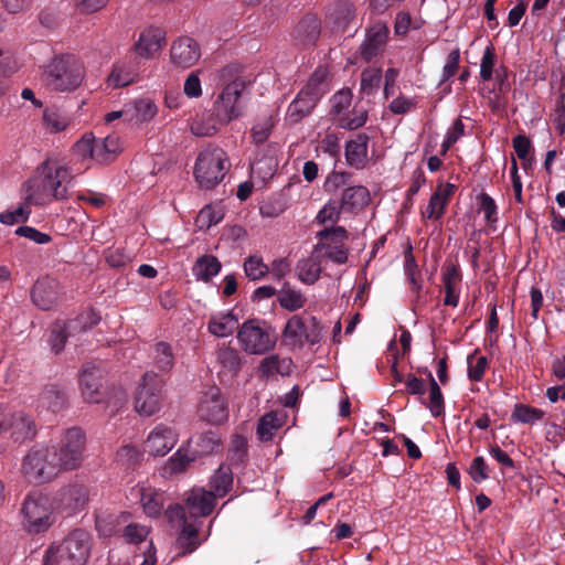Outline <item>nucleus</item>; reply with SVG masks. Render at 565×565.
<instances>
[{
    "instance_id": "nucleus-1",
    "label": "nucleus",
    "mask_w": 565,
    "mask_h": 565,
    "mask_svg": "<svg viewBox=\"0 0 565 565\" xmlns=\"http://www.w3.org/2000/svg\"><path fill=\"white\" fill-rule=\"evenodd\" d=\"M73 174L68 166L58 158L45 159L35 170L31 180L28 201L44 206L67 198Z\"/></svg>"
},
{
    "instance_id": "nucleus-2",
    "label": "nucleus",
    "mask_w": 565,
    "mask_h": 565,
    "mask_svg": "<svg viewBox=\"0 0 565 565\" xmlns=\"http://www.w3.org/2000/svg\"><path fill=\"white\" fill-rule=\"evenodd\" d=\"M85 78L83 63L71 54L52 58L44 68L43 81L49 88L56 92H73Z\"/></svg>"
},
{
    "instance_id": "nucleus-3",
    "label": "nucleus",
    "mask_w": 565,
    "mask_h": 565,
    "mask_svg": "<svg viewBox=\"0 0 565 565\" xmlns=\"http://www.w3.org/2000/svg\"><path fill=\"white\" fill-rule=\"evenodd\" d=\"M36 433L38 425L30 414L0 407V454L31 441Z\"/></svg>"
},
{
    "instance_id": "nucleus-4",
    "label": "nucleus",
    "mask_w": 565,
    "mask_h": 565,
    "mask_svg": "<svg viewBox=\"0 0 565 565\" xmlns=\"http://www.w3.org/2000/svg\"><path fill=\"white\" fill-rule=\"evenodd\" d=\"M90 551V537L84 530H74L46 550L44 565H85Z\"/></svg>"
},
{
    "instance_id": "nucleus-5",
    "label": "nucleus",
    "mask_w": 565,
    "mask_h": 565,
    "mask_svg": "<svg viewBox=\"0 0 565 565\" xmlns=\"http://www.w3.org/2000/svg\"><path fill=\"white\" fill-rule=\"evenodd\" d=\"M233 482L232 471L221 466L211 479L212 491L202 488L192 489L186 497V510L193 518L206 516L212 513L217 497L227 493Z\"/></svg>"
},
{
    "instance_id": "nucleus-6",
    "label": "nucleus",
    "mask_w": 565,
    "mask_h": 565,
    "mask_svg": "<svg viewBox=\"0 0 565 565\" xmlns=\"http://www.w3.org/2000/svg\"><path fill=\"white\" fill-rule=\"evenodd\" d=\"M54 509V500L49 494L42 491L30 492L21 508L23 527L29 533L49 530L55 522Z\"/></svg>"
},
{
    "instance_id": "nucleus-7",
    "label": "nucleus",
    "mask_w": 565,
    "mask_h": 565,
    "mask_svg": "<svg viewBox=\"0 0 565 565\" xmlns=\"http://www.w3.org/2000/svg\"><path fill=\"white\" fill-rule=\"evenodd\" d=\"M62 472L51 448L38 444L24 456L21 473L29 483L42 484L55 479Z\"/></svg>"
},
{
    "instance_id": "nucleus-8",
    "label": "nucleus",
    "mask_w": 565,
    "mask_h": 565,
    "mask_svg": "<svg viewBox=\"0 0 565 565\" xmlns=\"http://www.w3.org/2000/svg\"><path fill=\"white\" fill-rule=\"evenodd\" d=\"M49 447L62 471L75 470L85 460L86 435L81 428L71 427Z\"/></svg>"
},
{
    "instance_id": "nucleus-9",
    "label": "nucleus",
    "mask_w": 565,
    "mask_h": 565,
    "mask_svg": "<svg viewBox=\"0 0 565 565\" xmlns=\"http://www.w3.org/2000/svg\"><path fill=\"white\" fill-rule=\"evenodd\" d=\"M228 159L225 151L218 147H207L202 150L194 164V177L199 185L210 189L220 183L228 170Z\"/></svg>"
},
{
    "instance_id": "nucleus-10",
    "label": "nucleus",
    "mask_w": 565,
    "mask_h": 565,
    "mask_svg": "<svg viewBox=\"0 0 565 565\" xmlns=\"http://www.w3.org/2000/svg\"><path fill=\"white\" fill-rule=\"evenodd\" d=\"M237 341L248 354H264L276 345V334L265 322L247 320L237 331Z\"/></svg>"
},
{
    "instance_id": "nucleus-11",
    "label": "nucleus",
    "mask_w": 565,
    "mask_h": 565,
    "mask_svg": "<svg viewBox=\"0 0 565 565\" xmlns=\"http://www.w3.org/2000/svg\"><path fill=\"white\" fill-rule=\"evenodd\" d=\"M281 338L285 344L292 348H301L305 344L315 345L322 338V327L313 316L303 318L294 315L287 320Z\"/></svg>"
},
{
    "instance_id": "nucleus-12",
    "label": "nucleus",
    "mask_w": 565,
    "mask_h": 565,
    "mask_svg": "<svg viewBox=\"0 0 565 565\" xmlns=\"http://www.w3.org/2000/svg\"><path fill=\"white\" fill-rule=\"evenodd\" d=\"M162 387V380L156 373H145L135 396V411L140 416L149 417L160 411Z\"/></svg>"
},
{
    "instance_id": "nucleus-13",
    "label": "nucleus",
    "mask_w": 565,
    "mask_h": 565,
    "mask_svg": "<svg viewBox=\"0 0 565 565\" xmlns=\"http://www.w3.org/2000/svg\"><path fill=\"white\" fill-rule=\"evenodd\" d=\"M244 85L239 82L230 83L214 103V115L217 124L225 125L238 118L242 114L239 98Z\"/></svg>"
},
{
    "instance_id": "nucleus-14",
    "label": "nucleus",
    "mask_w": 565,
    "mask_h": 565,
    "mask_svg": "<svg viewBox=\"0 0 565 565\" xmlns=\"http://www.w3.org/2000/svg\"><path fill=\"white\" fill-rule=\"evenodd\" d=\"M199 417L211 424L221 425L228 418V404L220 388L213 386L204 392L198 407Z\"/></svg>"
},
{
    "instance_id": "nucleus-15",
    "label": "nucleus",
    "mask_w": 565,
    "mask_h": 565,
    "mask_svg": "<svg viewBox=\"0 0 565 565\" xmlns=\"http://www.w3.org/2000/svg\"><path fill=\"white\" fill-rule=\"evenodd\" d=\"M88 501V488L77 481L62 487L54 497L55 508L67 515H73L84 510Z\"/></svg>"
},
{
    "instance_id": "nucleus-16",
    "label": "nucleus",
    "mask_w": 565,
    "mask_h": 565,
    "mask_svg": "<svg viewBox=\"0 0 565 565\" xmlns=\"http://www.w3.org/2000/svg\"><path fill=\"white\" fill-rule=\"evenodd\" d=\"M179 434L173 426L156 425L145 441V451L150 456H166L178 443Z\"/></svg>"
},
{
    "instance_id": "nucleus-17",
    "label": "nucleus",
    "mask_w": 565,
    "mask_h": 565,
    "mask_svg": "<svg viewBox=\"0 0 565 565\" xmlns=\"http://www.w3.org/2000/svg\"><path fill=\"white\" fill-rule=\"evenodd\" d=\"M166 43V32L157 26L143 29L132 45V52L143 60L154 58Z\"/></svg>"
},
{
    "instance_id": "nucleus-18",
    "label": "nucleus",
    "mask_w": 565,
    "mask_h": 565,
    "mask_svg": "<svg viewBox=\"0 0 565 565\" xmlns=\"http://www.w3.org/2000/svg\"><path fill=\"white\" fill-rule=\"evenodd\" d=\"M200 56V45L190 36H180L171 44L170 62L175 68H189L199 61Z\"/></svg>"
},
{
    "instance_id": "nucleus-19",
    "label": "nucleus",
    "mask_w": 565,
    "mask_h": 565,
    "mask_svg": "<svg viewBox=\"0 0 565 565\" xmlns=\"http://www.w3.org/2000/svg\"><path fill=\"white\" fill-rule=\"evenodd\" d=\"M129 499L138 501L145 513L151 518L159 516L163 510V493L145 483H138L132 487L129 492Z\"/></svg>"
},
{
    "instance_id": "nucleus-20",
    "label": "nucleus",
    "mask_w": 565,
    "mask_h": 565,
    "mask_svg": "<svg viewBox=\"0 0 565 565\" xmlns=\"http://www.w3.org/2000/svg\"><path fill=\"white\" fill-rule=\"evenodd\" d=\"M168 519L171 523L178 522L182 525V531L178 537L179 545L185 552H192L196 548L195 542L198 527L194 523L189 522L184 515V508L181 505L169 507L167 510Z\"/></svg>"
},
{
    "instance_id": "nucleus-21",
    "label": "nucleus",
    "mask_w": 565,
    "mask_h": 565,
    "mask_svg": "<svg viewBox=\"0 0 565 565\" xmlns=\"http://www.w3.org/2000/svg\"><path fill=\"white\" fill-rule=\"evenodd\" d=\"M126 113L128 124L142 127L158 115V106L151 98L141 97L126 104Z\"/></svg>"
},
{
    "instance_id": "nucleus-22",
    "label": "nucleus",
    "mask_w": 565,
    "mask_h": 565,
    "mask_svg": "<svg viewBox=\"0 0 565 565\" xmlns=\"http://www.w3.org/2000/svg\"><path fill=\"white\" fill-rule=\"evenodd\" d=\"M103 371L92 363H87L79 375V387L83 398L88 403H98L102 399Z\"/></svg>"
},
{
    "instance_id": "nucleus-23",
    "label": "nucleus",
    "mask_w": 565,
    "mask_h": 565,
    "mask_svg": "<svg viewBox=\"0 0 565 565\" xmlns=\"http://www.w3.org/2000/svg\"><path fill=\"white\" fill-rule=\"evenodd\" d=\"M60 287L55 279H39L32 289V301L41 310L52 309L58 300Z\"/></svg>"
},
{
    "instance_id": "nucleus-24",
    "label": "nucleus",
    "mask_w": 565,
    "mask_h": 565,
    "mask_svg": "<svg viewBox=\"0 0 565 565\" xmlns=\"http://www.w3.org/2000/svg\"><path fill=\"white\" fill-rule=\"evenodd\" d=\"M239 327L238 317L231 310L211 315L207 322L209 332L216 338L231 337Z\"/></svg>"
},
{
    "instance_id": "nucleus-25",
    "label": "nucleus",
    "mask_w": 565,
    "mask_h": 565,
    "mask_svg": "<svg viewBox=\"0 0 565 565\" xmlns=\"http://www.w3.org/2000/svg\"><path fill=\"white\" fill-rule=\"evenodd\" d=\"M454 191V184L440 183L436 191L431 194L427 206L423 211V216L429 220H440Z\"/></svg>"
},
{
    "instance_id": "nucleus-26",
    "label": "nucleus",
    "mask_w": 565,
    "mask_h": 565,
    "mask_svg": "<svg viewBox=\"0 0 565 565\" xmlns=\"http://www.w3.org/2000/svg\"><path fill=\"white\" fill-rule=\"evenodd\" d=\"M388 30L383 23H375L366 33L365 41L361 45V54L366 61L376 56L384 47Z\"/></svg>"
},
{
    "instance_id": "nucleus-27",
    "label": "nucleus",
    "mask_w": 565,
    "mask_h": 565,
    "mask_svg": "<svg viewBox=\"0 0 565 565\" xmlns=\"http://www.w3.org/2000/svg\"><path fill=\"white\" fill-rule=\"evenodd\" d=\"M461 274L455 266H448L441 275L443 291L445 292L444 305L457 307L461 290Z\"/></svg>"
},
{
    "instance_id": "nucleus-28",
    "label": "nucleus",
    "mask_w": 565,
    "mask_h": 565,
    "mask_svg": "<svg viewBox=\"0 0 565 565\" xmlns=\"http://www.w3.org/2000/svg\"><path fill=\"white\" fill-rule=\"evenodd\" d=\"M122 149V142L116 135H108L103 139H95V161L98 163L111 162Z\"/></svg>"
},
{
    "instance_id": "nucleus-29",
    "label": "nucleus",
    "mask_w": 565,
    "mask_h": 565,
    "mask_svg": "<svg viewBox=\"0 0 565 565\" xmlns=\"http://www.w3.org/2000/svg\"><path fill=\"white\" fill-rule=\"evenodd\" d=\"M339 202L344 212H356L369 204L370 192L363 185L348 186L343 190Z\"/></svg>"
},
{
    "instance_id": "nucleus-30",
    "label": "nucleus",
    "mask_w": 565,
    "mask_h": 565,
    "mask_svg": "<svg viewBox=\"0 0 565 565\" xmlns=\"http://www.w3.org/2000/svg\"><path fill=\"white\" fill-rule=\"evenodd\" d=\"M367 136L363 134L348 141L345 146V159L349 166L355 169L364 168L367 158Z\"/></svg>"
},
{
    "instance_id": "nucleus-31",
    "label": "nucleus",
    "mask_w": 565,
    "mask_h": 565,
    "mask_svg": "<svg viewBox=\"0 0 565 565\" xmlns=\"http://www.w3.org/2000/svg\"><path fill=\"white\" fill-rule=\"evenodd\" d=\"M320 258L321 255L313 249L310 257L297 264L296 274L301 282L312 285L319 279L321 274Z\"/></svg>"
},
{
    "instance_id": "nucleus-32",
    "label": "nucleus",
    "mask_w": 565,
    "mask_h": 565,
    "mask_svg": "<svg viewBox=\"0 0 565 565\" xmlns=\"http://www.w3.org/2000/svg\"><path fill=\"white\" fill-rule=\"evenodd\" d=\"M328 88L329 71L327 66L321 65L311 74L307 85L300 92L318 102Z\"/></svg>"
},
{
    "instance_id": "nucleus-33",
    "label": "nucleus",
    "mask_w": 565,
    "mask_h": 565,
    "mask_svg": "<svg viewBox=\"0 0 565 565\" xmlns=\"http://www.w3.org/2000/svg\"><path fill=\"white\" fill-rule=\"evenodd\" d=\"M292 367L291 359L271 354L260 362L259 371L266 377L274 375L288 376L291 374Z\"/></svg>"
},
{
    "instance_id": "nucleus-34",
    "label": "nucleus",
    "mask_w": 565,
    "mask_h": 565,
    "mask_svg": "<svg viewBox=\"0 0 565 565\" xmlns=\"http://www.w3.org/2000/svg\"><path fill=\"white\" fill-rule=\"evenodd\" d=\"M277 301L281 308L288 311H297L305 307L307 299L300 289L289 284H284L277 292Z\"/></svg>"
},
{
    "instance_id": "nucleus-35",
    "label": "nucleus",
    "mask_w": 565,
    "mask_h": 565,
    "mask_svg": "<svg viewBox=\"0 0 565 565\" xmlns=\"http://www.w3.org/2000/svg\"><path fill=\"white\" fill-rule=\"evenodd\" d=\"M137 72L129 63L118 62L114 64L110 74L107 77V86L109 88H119L134 83Z\"/></svg>"
},
{
    "instance_id": "nucleus-36",
    "label": "nucleus",
    "mask_w": 565,
    "mask_h": 565,
    "mask_svg": "<svg viewBox=\"0 0 565 565\" xmlns=\"http://www.w3.org/2000/svg\"><path fill=\"white\" fill-rule=\"evenodd\" d=\"M222 264L213 255H203L196 259L192 273L198 280L210 281L221 271Z\"/></svg>"
},
{
    "instance_id": "nucleus-37",
    "label": "nucleus",
    "mask_w": 565,
    "mask_h": 565,
    "mask_svg": "<svg viewBox=\"0 0 565 565\" xmlns=\"http://www.w3.org/2000/svg\"><path fill=\"white\" fill-rule=\"evenodd\" d=\"M316 103L315 99L299 92L288 106L286 118L292 124L299 122L303 117L310 114Z\"/></svg>"
},
{
    "instance_id": "nucleus-38",
    "label": "nucleus",
    "mask_w": 565,
    "mask_h": 565,
    "mask_svg": "<svg viewBox=\"0 0 565 565\" xmlns=\"http://www.w3.org/2000/svg\"><path fill=\"white\" fill-rule=\"evenodd\" d=\"M319 242L315 246V250L321 255V250L326 247L343 244L348 239V233L342 226H331L318 233Z\"/></svg>"
},
{
    "instance_id": "nucleus-39",
    "label": "nucleus",
    "mask_w": 565,
    "mask_h": 565,
    "mask_svg": "<svg viewBox=\"0 0 565 565\" xmlns=\"http://www.w3.org/2000/svg\"><path fill=\"white\" fill-rule=\"evenodd\" d=\"M284 417L277 413H267L260 417L257 426V435L260 440L269 441L274 438L278 429L284 425Z\"/></svg>"
},
{
    "instance_id": "nucleus-40",
    "label": "nucleus",
    "mask_w": 565,
    "mask_h": 565,
    "mask_svg": "<svg viewBox=\"0 0 565 565\" xmlns=\"http://www.w3.org/2000/svg\"><path fill=\"white\" fill-rule=\"evenodd\" d=\"M222 450V441L217 431L202 433L195 440V452L200 456L217 454Z\"/></svg>"
},
{
    "instance_id": "nucleus-41",
    "label": "nucleus",
    "mask_w": 565,
    "mask_h": 565,
    "mask_svg": "<svg viewBox=\"0 0 565 565\" xmlns=\"http://www.w3.org/2000/svg\"><path fill=\"white\" fill-rule=\"evenodd\" d=\"M65 402L66 398L64 393L55 386L45 387L39 396V406L52 412H58L62 409Z\"/></svg>"
},
{
    "instance_id": "nucleus-42",
    "label": "nucleus",
    "mask_w": 565,
    "mask_h": 565,
    "mask_svg": "<svg viewBox=\"0 0 565 565\" xmlns=\"http://www.w3.org/2000/svg\"><path fill=\"white\" fill-rule=\"evenodd\" d=\"M30 204L33 203L26 200L17 207L3 211L0 213V223L12 226L14 224L25 222L31 214Z\"/></svg>"
},
{
    "instance_id": "nucleus-43",
    "label": "nucleus",
    "mask_w": 565,
    "mask_h": 565,
    "mask_svg": "<svg viewBox=\"0 0 565 565\" xmlns=\"http://www.w3.org/2000/svg\"><path fill=\"white\" fill-rule=\"evenodd\" d=\"M76 331L68 328V322L57 321L53 324L50 335V344L55 353L63 350L66 339L74 334Z\"/></svg>"
},
{
    "instance_id": "nucleus-44",
    "label": "nucleus",
    "mask_w": 565,
    "mask_h": 565,
    "mask_svg": "<svg viewBox=\"0 0 565 565\" xmlns=\"http://www.w3.org/2000/svg\"><path fill=\"white\" fill-rule=\"evenodd\" d=\"M217 361L225 371L232 374H236L241 369V355L237 350L231 347H222L218 350Z\"/></svg>"
},
{
    "instance_id": "nucleus-45",
    "label": "nucleus",
    "mask_w": 565,
    "mask_h": 565,
    "mask_svg": "<svg viewBox=\"0 0 565 565\" xmlns=\"http://www.w3.org/2000/svg\"><path fill=\"white\" fill-rule=\"evenodd\" d=\"M427 375L429 379V401L425 403V405L429 408L434 417H438L444 412L443 393L431 372H427Z\"/></svg>"
},
{
    "instance_id": "nucleus-46",
    "label": "nucleus",
    "mask_w": 565,
    "mask_h": 565,
    "mask_svg": "<svg viewBox=\"0 0 565 565\" xmlns=\"http://www.w3.org/2000/svg\"><path fill=\"white\" fill-rule=\"evenodd\" d=\"M217 120L213 116H196L191 124V131L198 137H211L217 131Z\"/></svg>"
},
{
    "instance_id": "nucleus-47",
    "label": "nucleus",
    "mask_w": 565,
    "mask_h": 565,
    "mask_svg": "<svg viewBox=\"0 0 565 565\" xmlns=\"http://www.w3.org/2000/svg\"><path fill=\"white\" fill-rule=\"evenodd\" d=\"M68 124L67 117L56 109H45L43 113V125L52 134L65 130Z\"/></svg>"
},
{
    "instance_id": "nucleus-48",
    "label": "nucleus",
    "mask_w": 565,
    "mask_h": 565,
    "mask_svg": "<svg viewBox=\"0 0 565 565\" xmlns=\"http://www.w3.org/2000/svg\"><path fill=\"white\" fill-rule=\"evenodd\" d=\"M342 211L343 209L341 207V203L339 201L329 200L318 212L316 221L319 224H334L340 220Z\"/></svg>"
},
{
    "instance_id": "nucleus-49",
    "label": "nucleus",
    "mask_w": 565,
    "mask_h": 565,
    "mask_svg": "<svg viewBox=\"0 0 565 565\" xmlns=\"http://www.w3.org/2000/svg\"><path fill=\"white\" fill-rule=\"evenodd\" d=\"M468 377L471 381L480 382L488 367V359L483 355H478L477 352L468 355Z\"/></svg>"
},
{
    "instance_id": "nucleus-50",
    "label": "nucleus",
    "mask_w": 565,
    "mask_h": 565,
    "mask_svg": "<svg viewBox=\"0 0 565 565\" xmlns=\"http://www.w3.org/2000/svg\"><path fill=\"white\" fill-rule=\"evenodd\" d=\"M195 457L190 456L188 450L180 448L170 459L164 470L169 475L179 473L186 469Z\"/></svg>"
},
{
    "instance_id": "nucleus-51",
    "label": "nucleus",
    "mask_w": 565,
    "mask_h": 565,
    "mask_svg": "<svg viewBox=\"0 0 565 565\" xmlns=\"http://www.w3.org/2000/svg\"><path fill=\"white\" fill-rule=\"evenodd\" d=\"M543 416V411L525 405H516L512 413L513 422L522 424H534L535 422L540 420Z\"/></svg>"
},
{
    "instance_id": "nucleus-52",
    "label": "nucleus",
    "mask_w": 565,
    "mask_h": 565,
    "mask_svg": "<svg viewBox=\"0 0 565 565\" xmlns=\"http://www.w3.org/2000/svg\"><path fill=\"white\" fill-rule=\"evenodd\" d=\"M154 364L160 371H169L173 366V355L169 344L157 343L154 347Z\"/></svg>"
},
{
    "instance_id": "nucleus-53",
    "label": "nucleus",
    "mask_w": 565,
    "mask_h": 565,
    "mask_svg": "<svg viewBox=\"0 0 565 565\" xmlns=\"http://www.w3.org/2000/svg\"><path fill=\"white\" fill-rule=\"evenodd\" d=\"M381 79V68L364 70L361 76V90L366 95L372 94L380 86Z\"/></svg>"
},
{
    "instance_id": "nucleus-54",
    "label": "nucleus",
    "mask_w": 565,
    "mask_h": 565,
    "mask_svg": "<svg viewBox=\"0 0 565 565\" xmlns=\"http://www.w3.org/2000/svg\"><path fill=\"white\" fill-rule=\"evenodd\" d=\"M74 153L82 159L95 161V137L93 134H85L75 145Z\"/></svg>"
},
{
    "instance_id": "nucleus-55",
    "label": "nucleus",
    "mask_w": 565,
    "mask_h": 565,
    "mask_svg": "<svg viewBox=\"0 0 565 565\" xmlns=\"http://www.w3.org/2000/svg\"><path fill=\"white\" fill-rule=\"evenodd\" d=\"M100 317L94 310H88L79 315L76 319L68 321V328H73L76 332L84 331L96 326Z\"/></svg>"
},
{
    "instance_id": "nucleus-56",
    "label": "nucleus",
    "mask_w": 565,
    "mask_h": 565,
    "mask_svg": "<svg viewBox=\"0 0 565 565\" xmlns=\"http://www.w3.org/2000/svg\"><path fill=\"white\" fill-rule=\"evenodd\" d=\"M244 270L249 279L257 280L268 273V266L263 263L262 258L250 256L244 263Z\"/></svg>"
},
{
    "instance_id": "nucleus-57",
    "label": "nucleus",
    "mask_w": 565,
    "mask_h": 565,
    "mask_svg": "<svg viewBox=\"0 0 565 565\" xmlns=\"http://www.w3.org/2000/svg\"><path fill=\"white\" fill-rule=\"evenodd\" d=\"M274 127V120L270 116L264 117L256 122L252 128V137L256 143H263L267 140L271 128Z\"/></svg>"
},
{
    "instance_id": "nucleus-58",
    "label": "nucleus",
    "mask_w": 565,
    "mask_h": 565,
    "mask_svg": "<svg viewBox=\"0 0 565 565\" xmlns=\"http://www.w3.org/2000/svg\"><path fill=\"white\" fill-rule=\"evenodd\" d=\"M223 217V214L221 211H216L212 206H205L203 207L198 217H196V224L200 228H209L212 225L217 224Z\"/></svg>"
},
{
    "instance_id": "nucleus-59",
    "label": "nucleus",
    "mask_w": 565,
    "mask_h": 565,
    "mask_svg": "<svg viewBox=\"0 0 565 565\" xmlns=\"http://www.w3.org/2000/svg\"><path fill=\"white\" fill-rule=\"evenodd\" d=\"M494 67V50L492 45H488L484 50L480 63V77L487 82L492 78Z\"/></svg>"
},
{
    "instance_id": "nucleus-60",
    "label": "nucleus",
    "mask_w": 565,
    "mask_h": 565,
    "mask_svg": "<svg viewBox=\"0 0 565 565\" xmlns=\"http://www.w3.org/2000/svg\"><path fill=\"white\" fill-rule=\"evenodd\" d=\"M480 210L484 215V220L488 224L497 222L498 207L494 200L487 193L480 195Z\"/></svg>"
},
{
    "instance_id": "nucleus-61",
    "label": "nucleus",
    "mask_w": 565,
    "mask_h": 565,
    "mask_svg": "<svg viewBox=\"0 0 565 565\" xmlns=\"http://www.w3.org/2000/svg\"><path fill=\"white\" fill-rule=\"evenodd\" d=\"M149 530L145 525L131 523L125 527L124 536L128 543L138 544L146 540Z\"/></svg>"
},
{
    "instance_id": "nucleus-62",
    "label": "nucleus",
    "mask_w": 565,
    "mask_h": 565,
    "mask_svg": "<svg viewBox=\"0 0 565 565\" xmlns=\"http://www.w3.org/2000/svg\"><path fill=\"white\" fill-rule=\"evenodd\" d=\"M348 253L349 249L345 243H343L323 248V250H321V257L329 258L333 263L341 265L348 260Z\"/></svg>"
},
{
    "instance_id": "nucleus-63",
    "label": "nucleus",
    "mask_w": 565,
    "mask_h": 565,
    "mask_svg": "<svg viewBox=\"0 0 565 565\" xmlns=\"http://www.w3.org/2000/svg\"><path fill=\"white\" fill-rule=\"evenodd\" d=\"M247 451V439L244 436L236 435L231 443V460L235 463L243 461Z\"/></svg>"
},
{
    "instance_id": "nucleus-64",
    "label": "nucleus",
    "mask_w": 565,
    "mask_h": 565,
    "mask_svg": "<svg viewBox=\"0 0 565 565\" xmlns=\"http://www.w3.org/2000/svg\"><path fill=\"white\" fill-rule=\"evenodd\" d=\"M141 452L134 445H125L117 451V461L121 465L131 466L139 460Z\"/></svg>"
}]
</instances>
